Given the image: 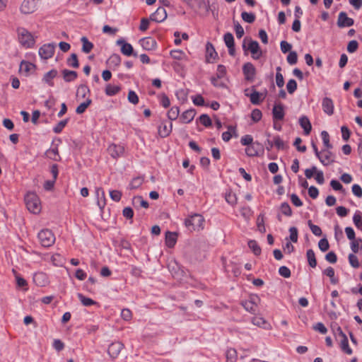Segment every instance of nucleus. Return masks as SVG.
Returning a JSON list of instances; mask_svg holds the SVG:
<instances>
[{
    "instance_id": "nucleus-12",
    "label": "nucleus",
    "mask_w": 362,
    "mask_h": 362,
    "mask_svg": "<svg viewBox=\"0 0 362 362\" xmlns=\"http://www.w3.org/2000/svg\"><path fill=\"white\" fill-rule=\"evenodd\" d=\"M117 45H121V52L125 56L134 55L137 56L136 53L134 52L133 47L131 44L126 42L123 39H119L117 41Z\"/></svg>"
},
{
    "instance_id": "nucleus-51",
    "label": "nucleus",
    "mask_w": 362,
    "mask_h": 362,
    "mask_svg": "<svg viewBox=\"0 0 362 362\" xmlns=\"http://www.w3.org/2000/svg\"><path fill=\"white\" fill-rule=\"evenodd\" d=\"M255 143L253 137L250 134H246L240 139V144L246 147Z\"/></svg>"
},
{
    "instance_id": "nucleus-1",
    "label": "nucleus",
    "mask_w": 362,
    "mask_h": 362,
    "mask_svg": "<svg viewBox=\"0 0 362 362\" xmlns=\"http://www.w3.org/2000/svg\"><path fill=\"white\" fill-rule=\"evenodd\" d=\"M18 42L24 48L28 49L34 47L35 40L30 32L23 27L16 29Z\"/></svg>"
},
{
    "instance_id": "nucleus-44",
    "label": "nucleus",
    "mask_w": 362,
    "mask_h": 362,
    "mask_svg": "<svg viewBox=\"0 0 362 362\" xmlns=\"http://www.w3.org/2000/svg\"><path fill=\"white\" fill-rule=\"evenodd\" d=\"M193 103L195 105L197 106H206L208 107L209 105V103H206L204 98L200 95H197L192 98Z\"/></svg>"
},
{
    "instance_id": "nucleus-22",
    "label": "nucleus",
    "mask_w": 362,
    "mask_h": 362,
    "mask_svg": "<svg viewBox=\"0 0 362 362\" xmlns=\"http://www.w3.org/2000/svg\"><path fill=\"white\" fill-rule=\"evenodd\" d=\"M261 145L259 142L256 141L252 144L248 146L245 148V153L249 157L257 156L259 151L260 150Z\"/></svg>"
},
{
    "instance_id": "nucleus-38",
    "label": "nucleus",
    "mask_w": 362,
    "mask_h": 362,
    "mask_svg": "<svg viewBox=\"0 0 362 362\" xmlns=\"http://www.w3.org/2000/svg\"><path fill=\"white\" fill-rule=\"evenodd\" d=\"M67 64L73 68H78L79 66L76 54L73 53L71 54L70 57L67 59Z\"/></svg>"
},
{
    "instance_id": "nucleus-8",
    "label": "nucleus",
    "mask_w": 362,
    "mask_h": 362,
    "mask_svg": "<svg viewBox=\"0 0 362 362\" xmlns=\"http://www.w3.org/2000/svg\"><path fill=\"white\" fill-rule=\"evenodd\" d=\"M55 44L48 43L43 45L39 49V55L43 59H48L53 57L55 50Z\"/></svg>"
},
{
    "instance_id": "nucleus-17",
    "label": "nucleus",
    "mask_w": 362,
    "mask_h": 362,
    "mask_svg": "<svg viewBox=\"0 0 362 362\" xmlns=\"http://www.w3.org/2000/svg\"><path fill=\"white\" fill-rule=\"evenodd\" d=\"M109 154L114 158L120 157L124 152V148L122 146L111 144L107 148Z\"/></svg>"
},
{
    "instance_id": "nucleus-42",
    "label": "nucleus",
    "mask_w": 362,
    "mask_h": 362,
    "mask_svg": "<svg viewBox=\"0 0 362 362\" xmlns=\"http://www.w3.org/2000/svg\"><path fill=\"white\" fill-rule=\"evenodd\" d=\"M324 274L330 278V281L332 284H336L337 283V279L334 278V269L329 267L323 272Z\"/></svg>"
},
{
    "instance_id": "nucleus-5",
    "label": "nucleus",
    "mask_w": 362,
    "mask_h": 362,
    "mask_svg": "<svg viewBox=\"0 0 362 362\" xmlns=\"http://www.w3.org/2000/svg\"><path fill=\"white\" fill-rule=\"evenodd\" d=\"M37 239L44 247H49L55 243V236L49 229H42L37 234Z\"/></svg>"
},
{
    "instance_id": "nucleus-19",
    "label": "nucleus",
    "mask_w": 362,
    "mask_h": 362,
    "mask_svg": "<svg viewBox=\"0 0 362 362\" xmlns=\"http://www.w3.org/2000/svg\"><path fill=\"white\" fill-rule=\"evenodd\" d=\"M140 44L144 49L148 51L155 49L157 46L156 40L151 37L141 39L140 40Z\"/></svg>"
},
{
    "instance_id": "nucleus-32",
    "label": "nucleus",
    "mask_w": 362,
    "mask_h": 362,
    "mask_svg": "<svg viewBox=\"0 0 362 362\" xmlns=\"http://www.w3.org/2000/svg\"><path fill=\"white\" fill-rule=\"evenodd\" d=\"M133 204L135 207H143L147 209L148 207V203L144 200L142 197L137 196L133 199Z\"/></svg>"
},
{
    "instance_id": "nucleus-36",
    "label": "nucleus",
    "mask_w": 362,
    "mask_h": 362,
    "mask_svg": "<svg viewBox=\"0 0 362 362\" xmlns=\"http://www.w3.org/2000/svg\"><path fill=\"white\" fill-rule=\"evenodd\" d=\"M119 90L120 87L116 85L108 84L105 88V93L110 96L116 95Z\"/></svg>"
},
{
    "instance_id": "nucleus-50",
    "label": "nucleus",
    "mask_w": 362,
    "mask_h": 362,
    "mask_svg": "<svg viewBox=\"0 0 362 362\" xmlns=\"http://www.w3.org/2000/svg\"><path fill=\"white\" fill-rule=\"evenodd\" d=\"M287 62L289 64H296L298 62V54L295 51H291L287 56Z\"/></svg>"
},
{
    "instance_id": "nucleus-46",
    "label": "nucleus",
    "mask_w": 362,
    "mask_h": 362,
    "mask_svg": "<svg viewBox=\"0 0 362 362\" xmlns=\"http://www.w3.org/2000/svg\"><path fill=\"white\" fill-rule=\"evenodd\" d=\"M243 305L247 311L251 313H255L257 306L256 304H254L253 301H244L243 302Z\"/></svg>"
},
{
    "instance_id": "nucleus-52",
    "label": "nucleus",
    "mask_w": 362,
    "mask_h": 362,
    "mask_svg": "<svg viewBox=\"0 0 362 362\" xmlns=\"http://www.w3.org/2000/svg\"><path fill=\"white\" fill-rule=\"evenodd\" d=\"M308 223L310 229L315 235L320 236L322 235V230L318 226L314 225L311 221H308Z\"/></svg>"
},
{
    "instance_id": "nucleus-41",
    "label": "nucleus",
    "mask_w": 362,
    "mask_h": 362,
    "mask_svg": "<svg viewBox=\"0 0 362 362\" xmlns=\"http://www.w3.org/2000/svg\"><path fill=\"white\" fill-rule=\"evenodd\" d=\"M248 247L253 252L255 255H259L261 253V248L255 240H250L248 242Z\"/></svg>"
},
{
    "instance_id": "nucleus-63",
    "label": "nucleus",
    "mask_w": 362,
    "mask_h": 362,
    "mask_svg": "<svg viewBox=\"0 0 362 362\" xmlns=\"http://www.w3.org/2000/svg\"><path fill=\"white\" fill-rule=\"evenodd\" d=\"M110 196L113 201L119 202L122 198V192L119 190H111L110 192Z\"/></svg>"
},
{
    "instance_id": "nucleus-61",
    "label": "nucleus",
    "mask_w": 362,
    "mask_h": 362,
    "mask_svg": "<svg viewBox=\"0 0 362 362\" xmlns=\"http://www.w3.org/2000/svg\"><path fill=\"white\" fill-rule=\"evenodd\" d=\"M358 47V43L356 40H351L349 42L347 45V51L349 53L355 52Z\"/></svg>"
},
{
    "instance_id": "nucleus-48",
    "label": "nucleus",
    "mask_w": 362,
    "mask_h": 362,
    "mask_svg": "<svg viewBox=\"0 0 362 362\" xmlns=\"http://www.w3.org/2000/svg\"><path fill=\"white\" fill-rule=\"evenodd\" d=\"M280 209L281 213L286 216H291L292 215L291 208L287 202L282 203Z\"/></svg>"
},
{
    "instance_id": "nucleus-37",
    "label": "nucleus",
    "mask_w": 362,
    "mask_h": 362,
    "mask_svg": "<svg viewBox=\"0 0 362 362\" xmlns=\"http://www.w3.org/2000/svg\"><path fill=\"white\" fill-rule=\"evenodd\" d=\"M353 221L355 226L362 230V214L360 211H356L353 217Z\"/></svg>"
},
{
    "instance_id": "nucleus-31",
    "label": "nucleus",
    "mask_w": 362,
    "mask_h": 362,
    "mask_svg": "<svg viewBox=\"0 0 362 362\" xmlns=\"http://www.w3.org/2000/svg\"><path fill=\"white\" fill-rule=\"evenodd\" d=\"M77 296H78V298L79 299V300L81 301V303H82V305L84 306L88 307V306H91V305L98 304V303L96 301L93 300V299H91L90 298L86 297L82 293H78Z\"/></svg>"
},
{
    "instance_id": "nucleus-39",
    "label": "nucleus",
    "mask_w": 362,
    "mask_h": 362,
    "mask_svg": "<svg viewBox=\"0 0 362 362\" xmlns=\"http://www.w3.org/2000/svg\"><path fill=\"white\" fill-rule=\"evenodd\" d=\"M171 57L177 60H182L186 58L185 53L180 49L172 50L170 53Z\"/></svg>"
},
{
    "instance_id": "nucleus-6",
    "label": "nucleus",
    "mask_w": 362,
    "mask_h": 362,
    "mask_svg": "<svg viewBox=\"0 0 362 362\" xmlns=\"http://www.w3.org/2000/svg\"><path fill=\"white\" fill-rule=\"evenodd\" d=\"M247 38H245L243 43V49L246 51L247 49L250 50V52L252 54V58L255 59H258L262 56V50L260 49L259 43L255 41L252 40V39H249L248 45H246V41Z\"/></svg>"
},
{
    "instance_id": "nucleus-13",
    "label": "nucleus",
    "mask_w": 362,
    "mask_h": 362,
    "mask_svg": "<svg viewBox=\"0 0 362 362\" xmlns=\"http://www.w3.org/2000/svg\"><path fill=\"white\" fill-rule=\"evenodd\" d=\"M124 344L120 341L112 342L108 347V354L111 358H117L120 351L123 349Z\"/></svg>"
},
{
    "instance_id": "nucleus-15",
    "label": "nucleus",
    "mask_w": 362,
    "mask_h": 362,
    "mask_svg": "<svg viewBox=\"0 0 362 362\" xmlns=\"http://www.w3.org/2000/svg\"><path fill=\"white\" fill-rule=\"evenodd\" d=\"M223 40L226 47L228 48L229 54L234 56L235 51L233 35L230 33H227L223 36Z\"/></svg>"
},
{
    "instance_id": "nucleus-35",
    "label": "nucleus",
    "mask_w": 362,
    "mask_h": 362,
    "mask_svg": "<svg viewBox=\"0 0 362 362\" xmlns=\"http://www.w3.org/2000/svg\"><path fill=\"white\" fill-rule=\"evenodd\" d=\"M306 255H307L309 265L311 267L315 268L317 265V261H316L314 251L311 249L308 250L307 251Z\"/></svg>"
},
{
    "instance_id": "nucleus-45",
    "label": "nucleus",
    "mask_w": 362,
    "mask_h": 362,
    "mask_svg": "<svg viewBox=\"0 0 362 362\" xmlns=\"http://www.w3.org/2000/svg\"><path fill=\"white\" fill-rule=\"evenodd\" d=\"M57 75V71L52 69L44 75L43 81L45 83H51V80L55 78Z\"/></svg>"
},
{
    "instance_id": "nucleus-56",
    "label": "nucleus",
    "mask_w": 362,
    "mask_h": 362,
    "mask_svg": "<svg viewBox=\"0 0 362 362\" xmlns=\"http://www.w3.org/2000/svg\"><path fill=\"white\" fill-rule=\"evenodd\" d=\"M143 183V179L140 177H134L132 179L129 184L131 189H136L139 187Z\"/></svg>"
},
{
    "instance_id": "nucleus-54",
    "label": "nucleus",
    "mask_w": 362,
    "mask_h": 362,
    "mask_svg": "<svg viewBox=\"0 0 362 362\" xmlns=\"http://www.w3.org/2000/svg\"><path fill=\"white\" fill-rule=\"evenodd\" d=\"M91 100L90 99H87L85 102L81 103L76 110V113H83L86 108L90 104Z\"/></svg>"
},
{
    "instance_id": "nucleus-60",
    "label": "nucleus",
    "mask_w": 362,
    "mask_h": 362,
    "mask_svg": "<svg viewBox=\"0 0 362 362\" xmlns=\"http://www.w3.org/2000/svg\"><path fill=\"white\" fill-rule=\"evenodd\" d=\"M349 262L351 267H353L354 268L359 267V262L358 257L355 255L350 254L349 255Z\"/></svg>"
},
{
    "instance_id": "nucleus-43",
    "label": "nucleus",
    "mask_w": 362,
    "mask_h": 362,
    "mask_svg": "<svg viewBox=\"0 0 362 362\" xmlns=\"http://www.w3.org/2000/svg\"><path fill=\"white\" fill-rule=\"evenodd\" d=\"M237 359V352L234 349H229L226 351L227 362H235Z\"/></svg>"
},
{
    "instance_id": "nucleus-34",
    "label": "nucleus",
    "mask_w": 362,
    "mask_h": 362,
    "mask_svg": "<svg viewBox=\"0 0 362 362\" xmlns=\"http://www.w3.org/2000/svg\"><path fill=\"white\" fill-rule=\"evenodd\" d=\"M284 115H273L274 128L276 130L281 129V122L284 119Z\"/></svg>"
},
{
    "instance_id": "nucleus-55",
    "label": "nucleus",
    "mask_w": 362,
    "mask_h": 362,
    "mask_svg": "<svg viewBox=\"0 0 362 362\" xmlns=\"http://www.w3.org/2000/svg\"><path fill=\"white\" fill-rule=\"evenodd\" d=\"M226 201L230 205H235L237 203L236 195L231 192L226 193Z\"/></svg>"
},
{
    "instance_id": "nucleus-7",
    "label": "nucleus",
    "mask_w": 362,
    "mask_h": 362,
    "mask_svg": "<svg viewBox=\"0 0 362 362\" xmlns=\"http://www.w3.org/2000/svg\"><path fill=\"white\" fill-rule=\"evenodd\" d=\"M158 135L165 138L170 135L173 129V124L169 119H163L158 124Z\"/></svg>"
},
{
    "instance_id": "nucleus-62",
    "label": "nucleus",
    "mask_w": 362,
    "mask_h": 362,
    "mask_svg": "<svg viewBox=\"0 0 362 362\" xmlns=\"http://www.w3.org/2000/svg\"><path fill=\"white\" fill-rule=\"evenodd\" d=\"M109 62L115 66H119L121 63V57L119 54H114L108 59Z\"/></svg>"
},
{
    "instance_id": "nucleus-29",
    "label": "nucleus",
    "mask_w": 362,
    "mask_h": 362,
    "mask_svg": "<svg viewBox=\"0 0 362 362\" xmlns=\"http://www.w3.org/2000/svg\"><path fill=\"white\" fill-rule=\"evenodd\" d=\"M264 98V95L256 90H252V92L250 95V99L252 104H259Z\"/></svg>"
},
{
    "instance_id": "nucleus-40",
    "label": "nucleus",
    "mask_w": 362,
    "mask_h": 362,
    "mask_svg": "<svg viewBox=\"0 0 362 362\" xmlns=\"http://www.w3.org/2000/svg\"><path fill=\"white\" fill-rule=\"evenodd\" d=\"M241 17L245 22L248 23H252L256 18V16L253 13H247L246 11L242 12Z\"/></svg>"
},
{
    "instance_id": "nucleus-27",
    "label": "nucleus",
    "mask_w": 362,
    "mask_h": 362,
    "mask_svg": "<svg viewBox=\"0 0 362 362\" xmlns=\"http://www.w3.org/2000/svg\"><path fill=\"white\" fill-rule=\"evenodd\" d=\"M62 75H63V78L66 82L73 81L78 76V74L76 71H71L69 69H64L62 71Z\"/></svg>"
},
{
    "instance_id": "nucleus-24",
    "label": "nucleus",
    "mask_w": 362,
    "mask_h": 362,
    "mask_svg": "<svg viewBox=\"0 0 362 362\" xmlns=\"http://www.w3.org/2000/svg\"><path fill=\"white\" fill-rule=\"evenodd\" d=\"M299 124L303 129L304 134L309 135L312 130V125L309 119L305 116H303L299 119Z\"/></svg>"
},
{
    "instance_id": "nucleus-25",
    "label": "nucleus",
    "mask_w": 362,
    "mask_h": 362,
    "mask_svg": "<svg viewBox=\"0 0 362 362\" xmlns=\"http://www.w3.org/2000/svg\"><path fill=\"white\" fill-rule=\"evenodd\" d=\"M33 281L39 286H45L48 281L46 274L43 272L35 273L33 276Z\"/></svg>"
},
{
    "instance_id": "nucleus-11",
    "label": "nucleus",
    "mask_w": 362,
    "mask_h": 362,
    "mask_svg": "<svg viewBox=\"0 0 362 362\" xmlns=\"http://www.w3.org/2000/svg\"><path fill=\"white\" fill-rule=\"evenodd\" d=\"M354 23V19L347 16V14L344 11H341L339 13L337 19V25L339 28L350 27Z\"/></svg>"
},
{
    "instance_id": "nucleus-28",
    "label": "nucleus",
    "mask_w": 362,
    "mask_h": 362,
    "mask_svg": "<svg viewBox=\"0 0 362 362\" xmlns=\"http://www.w3.org/2000/svg\"><path fill=\"white\" fill-rule=\"evenodd\" d=\"M322 109L325 113H333L334 105L332 100L329 98H325L322 103Z\"/></svg>"
},
{
    "instance_id": "nucleus-57",
    "label": "nucleus",
    "mask_w": 362,
    "mask_h": 362,
    "mask_svg": "<svg viewBox=\"0 0 362 362\" xmlns=\"http://www.w3.org/2000/svg\"><path fill=\"white\" fill-rule=\"evenodd\" d=\"M236 37L240 39L244 35V29L238 22H234Z\"/></svg>"
},
{
    "instance_id": "nucleus-14",
    "label": "nucleus",
    "mask_w": 362,
    "mask_h": 362,
    "mask_svg": "<svg viewBox=\"0 0 362 362\" xmlns=\"http://www.w3.org/2000/svg\"><path fill=\"white\" fill-rule=\"evenodd\" d=\"M167 18V13L164 8L158 7L157 10L150 16V20L152 21L160 23Z\"/></svg>"
},
{
    "instance_id": "nucleus-30",
    "label": "nucleus",
    "mask_w": 362,
    "mask_h": 362,
    "mask_svg": "<svg viewBox=\"0 0 362 362\" xmlns=\"http://www.w3.org/2000/svg\"><path fill=\"white\" fill-rule=\"evenodd\" d=\"M81 41L82 42V51L86 54L90 52L93 48V44L84 36L81 37Z\"/></svg>"
},
{
    "instance_id": "nucleus-58",
    "label": "nucleus",
    "mask_w": 362,
    "mask_h": 362,
    "mask_svg": "<svg viewBox=\"0 0 362 362\" xmlns=\"http://www.w3.org/2000/svg\"><path fill=\"white\" fill-rule=\"evenodd\" d=\"M200 123L205 127H210L211 125V119L207 115H201L199 118Z\"/></svg>"
},
{
    "instance_id": "nucleus-18",
    "label": "nucleus",
    "mask_w": 362,
    "mask_h": 362,
    "mask_svg": "<svg viewBox=\"0 0 362 362\" xmlns=\"http://www.w3.org/2000/svg\"><path fill=\"white\" fill-rule=\"evenodd\" d=\"M252 323L259 327L269 330L272 329V326L264 318L260 316H255L251 320Z\"/></svg>"
},
{
    "instance_id": "nucleus-26",
    "label": "nucleus",
    "mask_w": 362,
    "mask_h": 362,
    "mask_svg": "<svg viewBox=\"0 0 362 362\" xmlns=\"http://www.w3.org/2000/svg\"><path fill=\"white\" fill-rule=\"evenodd\" d=\"M177 233L174 232L168 231L165 234V244L171 248L173 247L177 242Z\"/></svg>"
},
{
    "instance_id": "nucleus-2",
    "label": "nucleus",
    "mask_w": 362,
    "mask_h": 362,
    "mask_svg": "<svg viewBox=\"0 0 362 362\" xmlns=\"http://www.w3.org/2000/svg\"><path fill=\"white\" fill-rule=\"evenodd\" d=\"M205 219L199 214H194L185 221V225L190 231H199L204 229Z\"/></svg>"
},
{
    "instance_id": "nucleus-3",
    "label": "nucleus",
    "mask_w": 362,
    "mask_h": 362,
    "mask_svg": "<svg viewBox=\"0 0 362 362\" xmlns=\"http://www.w3.org/2000/svg\"><path fill=\"white\" fill-rule=\"evenodd\" d=\"M333 332L336 341L339 343L341 351L347 355H351L353 353L352 349L349 345L348 338L343 332L341 328L339 326L333 327Z\"/></svg>"
},
{
    "instance_id": "nucleus-64",
    "label": "nucleus",
    "mask_w": 362,
    "mask_h": 362,
    "mask_svg": "<svg viewBox=\"0 0 362 362\" xmlns=\"http://www.w3.org/2000/svg\"><path fill=\"white\" fill-rule=\"evenodd\" d=\"M279 274L284 277V278H288L291 276V271L290 269L286 267V266H282L279 269Z\"/></svg>"
},
{
    "instance_id": "nucleus-20",
    "label": "nucleus",
    "mask_w": 362,
    "mask_h": 362,
    "mask_svg": "<svg viewBox=\"0 0 362 362\" xmlns=\"http://www.w3.org/2000/svg\"><path fill=\"white\" fill-rule=\"evenodd\" d=\"M332 156V153L329 151V149L327 148L320 151L319 156L317 158L320 160L322 165H328L333 161Z\"/></svg>"
},
{
    "instance_id": "nucleus-16",
    "label": "nucleus",
    "mask_w": 362,
    "mask_h": 362,
    "mask_svg": "<svg viewBox=\"0 0 362 362\" xmlns=\"http://www.w3.org/2000/svg\"><path fill=\"white\" fill-rule=\"evenodd\" d=\"M57 142V145L61 143V140L59 139H56L53 141V144ZM47 158L53 160H59L60 158V156L59 155L58 148L57 146L52 147L51 148L47 150L45 153Z\"/></svg>"
},
{
    "instance_id": "nucleus-9",
    "label": "nucleus",
    "mask_w": 362,
    "mask_h": 362,
    "mask_svg": "<svg viewBox=\"0 0 362 362\" xmlns=\"http://www.w3.org/2000/svg\"><path fill=\"white\" fill-rule=\"evenodd\" d=\"M243 73L245 79L250 82H253L256 75V69L251 62H247L243 66Z\"/></svg>"
},
{
    "instance_id": "nucleus-47",
    "label": "nucleus",
    "mask_w": 362,
    "mask_h": 362,
    "mask_svg": "<svg viewBox=\"0 0 362 362\" xmlns=\"http://www.w3.org/2000/svg\"><path fill=\"white\" fill-rule=\"evenodd\" d=\"M321 137L325 147L327 149L332 148V146L329 142V135L326 131L321 132Z\"/></svg>"
},
{
    "instance_id": "nucleus-4",
    "label": "nucleus",
    "mask_w": 362,
    "mask_h": 362,
    "mask_svg": "<svg viewBox=\"0 0 362 362\" xmlns=\"http://www.w3.org/2000/svg\"><path fill=\"white\" fill-rule=\"evenodd\" d=\"M25 202L28 209L33 214H38L41 211V203L38 196L34 192H28L25 197Z\"/></svg>"
},
{
    "instance_id": "nucleus-53",
    "label": "nucleus",
    "mask_w": 362,
    "mask_h": 362,
    "mask_svg": "<svg viewBox=\"0 0 362 362\" xmlns=\"http://www.w3.org/2000/svg\"><path fill=\"white\" fill-rule=\"evenodd\" d=\"M68 122V119L60 121L54 128L53 131L56 134H59L62 129L65 127Z\"/></svg>"
},
{
    "instance_id": "nucleus-59",
    "label": "nucleus",
    "mask_w": 362,
    "mask_h": 362,
    "mask_svg": "<svg viewBox=\"0 0 362 362\" xmlns=\"http://www.w3.org/2000/svg\"><path fill=\"white\" fill-rule=\"evenodd\" d=\"M318 247L322 252H326L329 247L328 240L326 238L321 239L318 243Z\"/></svg>"
},
{
    "instance_id": "nucleus-49",
    "label": "nucleus",
    "mask_w": 362,
    "mask_h": 362,
    "mask_svg": "<svg viewBox=\"0 0 362 362\" xmlns=\"http://www.w3.org/2000/svg\"><path fill=\"white\" fill-rule=\"evenodd\" d=\"M286 89L290 94H293L297 89V83L294 79H290L286 84Z\"/></svg>"
},
{
    "instance_id": "nucleus-21",
    "label": "nucleus",
    "mask_w": 362,
    "mask_h": 362,
    "mask_svg": "<svg viewBox=\"0 0 362 362\" xmlns=\"http://www.w3.org/2000/svg\"><path fill=\"white\" fill-rule=\"evenodd\" d=\"M233 136L235 138L238 136L237 129L235 126L229 125L228 126V130L222 134V139L228 142Z\"/></svg>"
},
{
    "instance_id": "nucleus-23",
    "label": "nucleus",
    "mask_w": 362,
    "mask_h": 362,
    "mask_svg": "<svg viewBox=\"0 0 362 362\" xmlns=\"http://www.w3.org/2000/svg\"><path fill=\"white\" fill-rule=\"evenodd\" d=\"M218 54L215 50L214 45L208 42L206 45V60L207 62H211V59H215Z\"/></svg>"
},
{
    "instance_id": "nucleus-10",
    "label": "nucleus",
    "mask_w": 362,
    "mask_h": 362,
    "mask_svg": "<svg viewBox=\"0 0 362 362\" xmlns=\"http://www.w3.org/2000/svg\"><path fill=\"white\" fill-rule=\"evenodd\" d=\"M38 0H23L21 5V12L23 14L33 13L37 9Z\"/></svg>"
},
{
    "instance_id": "nucleus-33",
    "label": "nucleus",
    "mask_w": 362,
    "mask_h": 362,
    "mask_svg": "<svg viewBox=\"0 0 362 362\" xmlns=\"http://www.w3.org/2000/svg\"><path fill=\"white\" fill-rule=\"evenodd\" d=\"M35 68V66L34 64L26 61H22L20 64V71L25 72L26 74H28V73Z\"/></svg>"
}]
</instances>
